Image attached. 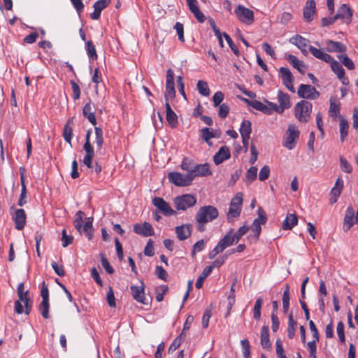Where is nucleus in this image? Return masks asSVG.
I'll use <instances>...</instances> for the list:
<instances>
[{"mask_svg":"<svg viewBox=\"0 0 358 358\" xmlns=\"http://www.w3.org/2000/svg\"><path fill=\"white\" fill-rule=\"evenodd\" d=\"M26 213L23 209L15 210L12 213V218L15 222V228L17 230L22 229L26 224Z\"/></svg>","mask_w":358,"mask_h":358,"instance_id":"nucleus-17","label":"nucleus"},{"mask_svg":"<svg viewBox=\"0 0 358 358\" xmlns=\"http://www.w3.org/2000/svg\"><path fill=\"white\" fill-rule=\"evenodd\" d=\"M297 94L301 98L310 100H315L320 96V92L310 85H300Z\"/></svg>","mask_w":358,"mask_h":358,"instance_id":"nucleus-8","label":"nucleus"},{"mask_svg":"<svg viewBox=\"0 0 358 358\" xmlns=\"http://www.w3.org/2000/svg\"><path fill=\"white\" fill-rule=\"evenodd\" d=\"M39 308H40L42 316L45 319L49 318V317H50V315H49V308H50L49 301H42L41 302Z\"/></svg>","mask_w":358,"mask_h":358,"instance_id":"nucleus-55","label":"nucleus"},{"mask_svg":"<svg viewBox=\"0 0 358 358\" xmlns=\"http://www.w3.org/2000/svg\"><path fill=\"white\" fill-rule=\"evenodd\" d=\"M239 131L241 135V137H250V134L252 132V126L250 121H243L241 124Z\"/></svg>","mask_w":358,"mask_h":358,"instance_id":"nucleus-39","label":"nucleus"},{"mask_svg":"<svg viewBox=\"0 0 358 358\" xmlns=\"http://www.w3.org/2000/svg\"><path fill=\"white\" fill-rule=\"evenodd\" d=\"M341 169L345 173H350L352 172V166L343 157H340Z\"/></svg>","mask_w":358,"mask_h":358,"instance_id":"nucleus-61","label":"nucleus"},{"mask_svg":"<svg viewBox=\"0 0 358 358\" xmlns=\"http://www.w3.org/2000/svg\"><path fill=\"white\" fill-rule=\"evenodd\" d=\"M134 231L143 236H150L153 235L154 230L150 224L144 222L143 224H136L134 226Z\"/></svg>","mask_w":358,"mask_h":358,"instance_id":"nucleus-19","label":"nucleus"},{"mask_svg":"<svg viewBox=\"0 0 358 358\" xmlns=\"http://www.w3.org/2000/svg\"><path fill=\"white\" fill-rule=\"evenodd\" d=\"M91 131H88L85 136V143L83 145V149L85 152V155L83 158V164L88 168H92V159L94 156V150L91 145L90 138Z\"/></svg>","mask_w":358,"mask_h":358,"instance_id":"nucleus-9","label":"nucleus"},{"mask_svg":"<svg viewBox=\"0 0 358 358\" xmlns=\"http://www.w3.org/2000/svg\"><path fill=\"white\" fill-rule=\"evenodd\" d=\"M194 180L196 177H206L210 176L212 172L208 163L195 164L193 170L189 173Z\"/></svg>","mask_w":358,"mask_h":358,"instance_id":"nucleus-13","label":"nucleus"},{"mask_svg":"<svg viewBox=\"0 0 358 358\" xmlns=\"http://www.w3.org/2000/svg\"><path fill=\"white\" fill-rule=\"evenodd\" d=\"M339 132L342 142H344L348 134L349 124L347 120L343 116L339 117Z\"/></svg>","mask_w":358,"mask_h":358,"instance_id":"nucleus-33","label":"nucleus"},{"mask_svg":"<svg viewBox=\"0 0 358 358\" xmlns=\"http://www.w3.org/2000/svg\"><path fill=\"white\" fill-rule=\"evenodd\" d=\"M217 209L213 206L201 207L196 214L195 219L197 223L206 224L218 217Z\"/></svg>","mask_w":358,"mask_h":358,"instance_id":"nucleus-2","label":"nucleus"},{"mask_svg":"<svg viewBox=\"0 0 358 358\" xmlns=\"http://www.w3.org/2000/svg\"><path fill=\"white\" fill-rule=\"evenodd\" d=\"M166 120L172 128H176L178 125V116L172 110L169 103L166 102Z\"/></svg>","mask_w":358,"mask_h":358,"instance_id":"nucleus-28","label":"nucleus"},{"mask_svg":"<svg viewBox=\"0 0 358 358\" xmlns=\"http://www.w3.org/2000/svg\"><path fill=\"white\" fill-rule=\"evenodd\" d=\"M299 137V131L294 124H289L283 140V146L288 150H292Z\"/></svg>","mask_w":358,"mask_h":358,"instance_id":"nucleus-5","label":"nucleus"},{"mask_svg":"<svg viewBox=\"0 0 358 358\" xmlns=\"http://www.w3.org/2000/svg\"><path fill=\"white\" fill-rule=\"evenodd\" d=\"M276 355L278 358H287L284 348L280 338L276 340Z\"/></svg>","mask_w":358,"mask_h":358,"instance_id":"nucleus-57","label":"nucleus"},{"mask_svg":"<svg viewBox=\"0 0 358 358\" xmlns=\"http://www.w3.org/2000/svg\"><path fill=\"white\" fill-rule=\"evenodd\" d=\"M152 204L165 216H170L176 214V212L171 207L169 203L161 197H155L152 199Z\"/></svg>","mask_w":358,"mask_h":358,"instance_id":"nucleus-12","label":"nucleus"},{"mask_svg":"<svg viewBox=\"0 0 358 358\" xmlns=\"http://www.w3.org/2000/svg\"><path fill=\"white\" fill-rule=\"evenodd\" d=\"M261 345L264 349H268L271 347V343L269 339L268 327L266 325H264L262 327Z\"/></svg>","mask_w":358,"mask_h":358,"instance_id":"nucleus-35","label":"nucleus"},{"mask_svg":"<svg viewBox=\"0 0 358 358\" xmlns=\"http://www.w3.org/2000/svg\"><path fill=\"white\" fill-rule=\"evenodd\" d=\"M309 51L315 57L325 62L329 63L331 60H333V57L331 55L322 51L320 49H317L313 46H309Z\"/></svg>","mask_w":358,"mask_h":358,"instance_id":"nucleus-29","label":"nucleus"},{"mask_svg":"<svg viewBox=\"0 0 358 358\" xmlns=\"http://www.w3.org/2000/svg\"><path fill=\"white\" fill-rule=\"evenodd\" d=\"M83 114L85 117L87 118V120L92 124L96 125V120L94 115V112L92 110L90 100L84 106L83 108Z\"/></svg>","mask_w":358,"mask_h":358,"instance_id":"nucleus-31","label":"nucleus"},{"mask_svg":"<svg viewBox=\"0 0 358 358\" xmlns=\"http://www.w3.org/2000/svg\"><path fill=\"white\" fill-rule=\"evenodd\" d=\"M344 329H345L344 324L342 322H339L337 324L336 332H337L339 341L342 343H344L345 341Z\"/></svg>","mask_w":358,"mask_h":358,"instance_id":"nucleus-58","label":"nucleus"},{"mask_svg":"<svg viewBox=\"0 0 358 358\" xmlns=\"http://www.w3.org/2000/svg\"><path fill=\"white\" fill-rule=\"evenodd\" d=\"M145 285L141 281L140 286H131V294L134 299L143 304H147L146 298L144 294Z\"/></svg>","mask_w":358,"mask_h":358,"instance_id":"nucleus-16","label":"nucleus"},{"mask_svg":"<svg viewBox=\"0 0 358 358\" xmlns=\"http://www.w3.org/2000/svg\"><path fill=\"white\" fill-rule=\"evenodd\" d=\"M94 132H95V136H96L94 143L96 145L97 151H99L101 149L103 143V130L100 127H95Z\"/></svg>","mask_w":358,"mask_h":358,"instance_id":"nucleus-43","label":"nucleus"},{"mask_svg":"<svg viewBox=\"0 0 358 358\" xmlns=\"http://www.w3.org/2000/svg\"><path fill=\"white\" fill-rule=\"evenodd\" d=\"M324 44L327 52H344L346 50V46L341 42L329 40Z\"/></svg>","mask_w":358,"mask_h":358,"instance_id":"nucleus-25","label":"nucleus"},{"mask_svg":"<svg viewBox=\"0 0 358 358\" xmlns=\"http://www.w3.org/2000/svg\"><path fill=\"white\" fill-rule=\"evenodd\" d=\"M238 18L243 23L251 24L254 22V13L243 6L239 5L235 9Z\"/></svg>","mask_w":358,"mask_h":358,"instance_id":"nucleus-11","label":"nucleus"},{"mask_svg":"<svg viewBox=\"0 0 358 358\" xmlns=\"http://www.w3.org/2000/svg\"><path fill=\"white\" fill-rule=\"evenodd\" d=\"M224 99V94L222 92H216L213 96V106L217 107L221 105L222 101Z\"/></svg>","mask_w":358,"mask_h":358,"instance_id":"nucleus-63","label":"nucleus"},{"mask_svg":"<svg viewBox=\"0 0 358 358\" xmlns=\"http://www.w3.org/2000/svg\"><path fill=\"white\" fill-rule=\"evenodd\" d=\"M316 8L315 0H308L303 8L304 19L308 22L312 21L313 20Z\"/></svg>","mask_w":358,"mask_h":358,"instance_id":"nucleus-22","label":"nucleus"},{"mask_svg":"<svg viewBox=\"0 0 358 358\" xmlns=\"http://www.w3.org/2000/svg\"><path fill=\"white\" fill-rule=\"evenodd\" d=\"M313 105L311 103L302 100L298 102L294 107V115L296 118L301 122H308L312 111Z\"/></svg>","mask_w":358,"mask_h":358,"instance_id":"nucleus-3","label":"nucleus"},{"mask_svg":"<svg viewBox=\"0 0 358 358\" xmlns=\"http://www.w3.org/2000/svg\"><path fill=\"white\" fill-rule=\"evenodd\" d=\"M298 219L295 214H287L282 222V227L284 230H290L297 224Z\"/></svg>","mask_w":358,"mask_h":358,"instance_id":"nucleus-34","label":"nucleus"},{"mask_svg":"<svg viewBox=\"0 0 358 358\" xmlns=\"http://www.w3.org/2000/svg\"><path fill=\"white\" fill-rule=\"evenodd\" d=\"M289 287L288 285H286V288L284 290L282 295V307L285 313H286L289 309Z\"/></svg>","mask_w":358,"mask_h":358,"instance_id":"nucleus-52","label":"nucleus"},{"mask_svg":"<svg viewBox=\"0 0 358 358\" xmlns=\"http://www.w3.org/2000/svg\"><path fill=\"white\" fill-rule=\"evenodd\" d=\"M297 328V322L293 318L292 313H290L288 318L287 336L289 338L292 339Z\"/></svg>","mask_w":358,"mask_h":358,"instance_id":"nucleus-38","label":"nucleus"},{"mask_svg":"<svg viewBox=\"0 0 358 358\" xmlns=\"http://www.w3.org/2000/svg\"><path fill=\"white\" fill-rule=\"evenodd\" d=\"M356 223V212L352 206H348L346 209L344 220L343 229L347 231Z\"/></svg>","mask_w":358,"mask_h":358,"instance_id":"nucleus-15","label":"nucleus"},{"mask_svg":"<svg viewBox=\"0 0 358 358\" xmlns=\"http://www.w3.org/2000/svg\"><path fill=\"white\" fill-rule=\"evenodd\" d=\"M63 136L66 142L71 143L73 136V118L69 119L65 124L63 131Z\"/></svg>","mask_w":358,"mask_h":358,"instance_id":"nucleus-37","label":"nucleus"},{"mask_svg":"<svg viewBox=\"0 0 358 358\" xmlns=\"http://www.w3.org/2000/svg\"><path fill=\"white\" fill-rule=\"evenodd\" d=\"M287 60L292 64L294 68L296 69L300 73H303L305 71L304 64L303 62L299 60L294 55H289Z\"/></svg>","mask_w":358,"mask_h":358,"instance_id":"nucleus-40","label":"nucleus"},{"mask_svg":"<svg viewBox=\"0 0 358 358\" xmlns=\"http://www.w3.org/2000/svg\"><path fill=\"white\" fill-rule=\"evenodd\" d=\"M176 97V90L174 83V73L171 69H169L166 75V90L164 99L166 102L172 100Z\"/></svg>","mask_w":358,"mask_h":358,"instance_id":"nucleus-7","label":"nucleus"},{"mask_svg":"<svg viewBox=\"0 0 358 358\" xmlns=\"http://www.w3.org/2000/svg\"><path fill=\"white\" fill-rule=\"evenodd\" d=\"M211 267L206 266L203 268L195 284L197 289H200L202 287L204 280L211 273Z\"/></svg>","mask_w":358,"mask_h":358,"instance_id":"nucleus-42","label":"nucleus"},{"mask_svg":"<svg viewBox=\"0 0 358 358\" xmlns=\"http://www.w3.org/2000/svg\"><path fill=\"white\" fill-rule=\"evenodd\" d=\"M196 203V198L189 194L178 196L174 199V204L178 210H185L194 206Z\"/></svg>","mask_w":358,"mask_h":358,"instance_id":"nucleus-6","label":"nucleus"},{"mask_svg":"<svg viewBox=\"0 0 358 358\" xmlns=\"http://www.w3.org/2000/svg\"><path fill=\"white\" fill-rule=\"evenodd\" d=\"M340 106L341 103L336 97H331L329 110V115L335 118L337 117L340 114Z\"/></svg>","mask_w":358,"mask_h":358,"instance_id":"nucleus-36","label":"nucleus"},{"mask_svg":"<svg viewBox=\"0 0 358 358\" xmlns=\"http://www.w3.org/2000/svg\"><path fill=\"white\" fill-rule=\"evenodd\" d=\"M192 232V227L189 224H185L176 227V234L180 241L186 240L190 236Z\"/></svg>","mask_w":358,"mask_h":358,"instance_id":"nucleus-24","label":"nucleus"},{"mask_svg":"<svg viewBox=\"0 0 358 358\" xmlns=\"http://www.w3.org/2000/svg\"><path fill=\"white\" fill-rule=\"evenodd\" d=\"M229 113V107L227 103H222L219 106L218 115L220 118L224 119Z\"/></svg>","mask_w":358,"mask_h":358,"instance_id":"nucleus-59","label":"nucleus"},{"mask_svg":"<svg viewBox=\"0 0 358 358\" xmlns=\"http://www.w3.org/2000/svg\"><path fill=\"white\" fill-rule=\"evenodd\" d=\"M279 72L281 75L282 83L285 86L292 92H294L295 90L293 86L294 77L290 70L285 67H280Z\"/></svg>","mask_w":358,"mask_h":358,"instance_id":"nucleus-14","label":"nucleus"},{"mask_svg":"<svg viewBox=\"0 0 358 358\" xmlns=\"http://www.w3.org/2000/svg\"><path fill=\"white\" fill-rule=\"evenodd\" d=\"M270 176V169L268 166H264L259 173V179L261 181H264L268 178Z\"/></svg>","mask_w":358,"mask_h":358,"instance_id":"nucleus-64","label":"nucleus"},{"mask_svg":"<svg viewBox=\"0 0 358 358\" xmlns=\"http://www.w3.org/2000/svg\"><path fill=\"white\" fill-rule=\"evenodd\" d=\"M327 295V289L325 285V282L323 280H320V286L318 289V304L320 310L322 313L324 312L325 303L324 296Z\"/></svg>","mask_w":358,"mask_h":358,"instance_id":"nucleus-26","label":"nucleus"},{"mask_svg":"<svg viewBox=\"0 0 358 358\" xmlns=\"http://www.w3.org/2000/svg\"><path fill=\"white\" fill-rule=\"evenodd\" d=\"M21 185H22V189H21V194L20 199L18 200V205L20 206H23L26 203V197H27V188L24 183V180L23 176H21Z\"/></svg>","mask_w":358,"mask_h":358,"instance_id":"nucleus-51","label":"nucleus"},{"mask_svg":"<svg viewBox=\"0 0 358 358\" xmlns=\"http://www.w3.org/2000/svg\"><path fill=\"white\" fill-rule=\"evenodd\" d=\"M84 216L85 213L83 211L79 210L76 213L73 220L75 228L80 234L82 233V226Z\"/></svg>","mask_w":358,"mask_h":358,"instance_id":"nucleus-41","label":"nucleus"},{"mask_svg":"<svg viewBox=\"0 0 358 358\" xmlns=\"http://www.w3.org/2000/svg\"><path fill=\"white\" fill-rule=\"evenodd\" d=\"M249 230V227L246 226L245 224L241 227L238 231L234 234V236L237 242L239 241V240L242 238L243 235H245Z\"/></svg>","mask_w":358,"mask_h":358,"instance_id":"nucleus-60","label":"nucleus"},{"mask_svg":"<svg viewBox=\"0 0 358 358\" xmlns=\"http://www.w3.org/2000/svg\"><path fill=\"white\" fill-rule=\"evenodd\" d=\"M243 195L241 192H238L234 196L230 202L229 211L227 214V220L229 223H234L235 219L238 217L242 210Z\"/></svg>","mask_w":358,"mask_h":358,"instance_id":"nucleus-1","label":"nucleus"},{"mask_svg":"<svg viewBox=\"0 0 358 358\" xmlns=\"http://www.w3.org/2000/svg\"><path fill=\"white\" fill-rule=\"evenodd\" d=\"M289 42L299 48L304 55H307L308 53V51L307 50V47L308 45V39L296 34L289 39Z\"/></svg>","mask_w":358,"mask_h":358,"instance_id":"nucleus-20","label":"nucleus"},{"mask_svg":"<svg viewBox=\"0 0 358 358\" xmlns=\"http://www.w3.org/2000/svg\"><path fill=\"white\" fill-rule=\"evenodd\" d=\"M230 157L231 153L229 148L226 145H223L214 155L213 161L216 165H219L222 164L224 161L229 159Z\"/></svg>","mask_w":358,"mask_h":358,"instance_id":"nucleus-18","label":"nucleus"},{"mask_svg":"<svg viewBox=\"0 0 358 358\" xmlns=\"http://www.w3.org/2000/svg\"><path fill=\"white\" fill-rule=\"evenodd\" d=\"M19 301L23 302L25 306V313L29 314L31 308V303L30 302L29 298L28 297V291L24 292V294H18Z\"/></svg>","mask_w":358,"mask_h":358,"instance_id":"nucleus-46","label":"nucleus"},{"mask_svg":"<svg viewBox=\"0 0 358 358\" xmlns=\"http://www.w3.org/2000/svg\"><path fill=\"white\" fill-rule=\"evenodd\" d=\"M110 0H99L94 3V12L90 14L92 20H98L100 17L101 11L110 3Z\"/></svg>","mask_w":358,"mask_h":358,"instance_id":"nucleus-21","label":"nucleus"},{"mask_svg":"<svg viewBox=\"0 0 358 358\" xmlns=\"http://www.w3.org/2000/svg\"><path fill=\"white\" fill-rule=\"evenodd\" d=\"M352 15V11L348 6L343 4L338 10V13L335 15L336 19H342L343 20L349 21Z\"/></svg>","mask_w":358,"mask_h":358,"instance_id":"nucleus-30","label":"nucleus"},{"mask_svg":"<svg viewBox=\"0 0 358 358\" xmlns=\"http://www.w3.org/2000/svg\"><path fill=\"white\" fill-rule=\"evenodd\" d=\"M238 242L233 235V229H230L225 236L218 242L219 245L223 249L236 244Z\"/></svg>","mask_w":358,"mask_h":358,"instance_id":"nucleus-27","label":"nucleus"},{"mask_svg":"<svg viewBox=\"0 0 358 358\" xmlns=\"http://www.w3.org/2000/svg\"><path fill=\"white\" fill-rule=\"evenodd\" d=\"M190 11L194 14L199 22H203L206 20L205 15L199 10L196 0H186Z\"/></svg>","mask_w":358,"mask_h":358,"instance_id":"nucleus-23","label":"nucleus"},{"mask_svg":"<svg viewBox=\"0 0 358 358\" xmlns=\"http://www.w3.org/2000/svg\"><path fill=\"white\" fill-rule=\"evenodd\" d=\"M92 222L93 219L92 217H88L83 226H82V232L83 231L85 233V235L89 240L92 237Z\"/></svg>","mask_w":358,"mask_h":358,"instance_id":"nucleus-44","label":"nucleus"},{"mask_svg":"<svg viewBox=\"0 0 358 358\" xmlns=\"http://www.w3.org/2000/svg\"><path fill=\"white\" fill-rule=\"evenodd\" d=\"M195 164L193 161L187 157L183 159L181 162L180 168L183 171H186L187 173H191V171L194 168Z\"/></svg>","mask_w":358,"mask_h":358,"instance_id":"nucleus-53","label":"nucleus"},{"mask_svg":"<svg viewBox=\"0 0 358 358\" xmlns=\"http://www.w3.org/2000/svg\"><path fill=\"white\" fill-rule=\"evenodd\" d=\"M278 101L282 112H284L285 109L291 107L289 96L282 92L281 90H279L278 92Z\"/></svg>","mask_w":358,"mask_h":358,"instance_id":"nucleus-32","label":"nucleus"},{"mask_svg":"<svg viewBox=\"0 0 358 358\" xmlns=\"http://www.w3.org/2000/svg\"><path fill=\"white\" fill-rule=\"evenodd\" d=\"M329 63L332 71L336 74L338 78L345 74V70L339 62L333 59Z\"/></svg>","mask_w":358,"mask_h":358,"instance_id":"nucleus-49","label":"nucleus"},{"mask_svg":"<svg viewBox=\"0 0 358 358\" xmlns=\"http://www.w3.org/2000/svg\"><path fill=\"white\" fill-rule=\"evenodd\" d=\"M338 59L348 69L352 70L355 69V64L346 55L338 56Z\"/></svg>","mask_w":358,"mask_h":358,"instance_id":"nucleus-56","label":"nucleus"},{"mask_svg":"<svg viewBox=\"0 0 358 358\" xmlns=\"http://www.w3.org/2000/svg\"><path fill=\"white\" fill-rule=\"evenodd\" d=\"M86 51L90 59L93 60L97 59L95 46L94 45L92 41H88L86 42Z\"/></svg>","mask_w":358,"mask_h":358,"instance_id":"nucleus-50","label":"nucleus"},{"mask_svg":"<svg viewBox=\"0 0 358 358\" xmlns=\"http://www.w3.org/2000/svg\"><path fill=\"white\" fill-rule=\"evenodd\" d=\"M70 83L73 91V98L78 100L80 96V87L74 80H71Z\"/></svg>","mask_w":358,"mask_h":358,"instance_id":"nucleus-62","label":"nucleus"},{"mask_svg":"<svg viewBox=\"0 0 358 358\" xmlns=\"http://www.w3.org/2000/svg\"><path fill=\"white\" fill-rule=\"evenodd\" d=\"M262 303V299L261 297H258L253 308V317L256 320H259L260 319Z\"/></svg>","mask_w":358,"mask_h":358,"instance_id":"nucleus-48","label":"nucleus"},{"mask_svg":"<svg viewBox=\"0 0 358 358\" xmlns=\"http://www.w3.org/2000/svg\"><path fill=\"white\" fill-rule=\"evenodd\" d=\"M167 178L170 182L177 187H187L192 184L193 180L189 173L182 174L180 172L173 171L168 173Z\"/></svg>","mask_w":358,"mask_h":358,"instance_id":"nucleus-4","label":"nucleus"},{"mask_svg":"<svg viewBox=\"0 0 358 358\" xmlns=\"http://www.w3.org/2000/svg\"><path fill=\"white\" fill-rule=\"evenodd\" d=\"M199 92L204 96H208L210 94V89L207 82L204 80H199L196 85Z\"/></svg>","mask_w":358,"mask_h":358,"instance_id":"nucleus-47","label":"nucleus"},{"mask_svg":"<svg viewBox=\"0 0 358 358\" xmlns=\"http://www.w3.org/2000/svg\"><path fill=\"white\" fill-rule=\"evenodd\" d=\"M257 177V168L256 166H251L246 173L245 182L251 184Z\"/></svg>","mask_w":358,"mask_h":358,"instance_id":"nucleus-45","label":"nucleus"},{"mask_svg":"<svg viewBox=\"0 0 358 358\" xmlns=\"http://www.w3.org/2000/svg\"><path fill=\"white\" fill-rule=\"evenodd\" d=\"M316 339H313L312 341H309L307 343V350L309 352L310 358H316L317 352V342Z\"/></svg>","mask_w":358,"mask_h":358,"instance_id":"nucleus-54","label":"nucleus"},{"mask_svg":"<svg viewBox=\"0 0 358 358\" xmlns=\"http://www.w3.org/2000/svg\"><path fill=\"white\" fill-rule=\"evenodd\" d=\"M91 131H88L85 136V143L83 145V149L85 152V155L83 158V164L88 168H92V159L94 156V150L91 145L90 138Z\"/></svg>","mask_w":358,"mask_h":358,"instance_id":"nucleus-10","label":"nucleus"}]
</instances>
